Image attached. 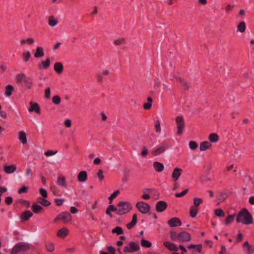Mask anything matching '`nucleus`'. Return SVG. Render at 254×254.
Masks as SVG:
<instances>
[{"label":"nucleus","mask_w":254,"mask_h":254,"mask_svg":"<svg viewBox=\"0 0 254 254\" xmlns=\"http://www.w3.org/2000/svg\"><path fill=\"white\" fill-rule=\"evenodd\" d=\"M237 223L244 225H250L253 223V216L247 208H243L237 214Z\"/></svg>","instance_id":"f257e3e1"},{"label":"nucleus","mask_w":254,"mask_h":254,"mask_svg":"<svg viewBox=\"0 0 254 254\" xmlns=\"http://www.w3.org/2000/svg\"><path fill=\"white\" fill-rule=\"evenodd\" d=\"M117 215H122L129 212L132 209V206L130 202L126 201H120L118 204Z\"/></svg>","instance_id":"f03ea898"},{"label":"nucleus","mask_w":254,"mask_h":254,"mask_svg":"<svg viewBox=\"0 0 254 254\" xmlns=\"http://www.w3.org/2000/svg\"><path fill=\"white\" fill-rule=\"evenodd\" d=\"M175 120L177 129V134L180 135L182 134L185 128L184 119L182 116H177Z\"/></svg>","instance_id":"7ed1b4c3"},{"label":"nucleus","mask_w":254,"mask_h":254,"mask_svg":"<svg viewBox=\"0 0 254 254\" xmlns=\"http://www.w3.org/2000/svg\"><path fill=\"white\" fill-rule=\"evenodd\" d=\"M135 206L138 210L142 214H147L150 209L149 204L142 201L137 202Z\"/></svg>","instance_id":"20e7f679"},{"label":"nucleus","mask_w":254,"mask_h":254,"mask_svg":"<svg viewBox=\"0 0 254 254\" xmlns=\"http://www.w3.org/2000/svg\"><path fill=\"white\" fill-rule=\"evenodd\" d=\"M139 250V245L135 242H130L126 246L124 250V252L131 253L138 251Z\"/></svg>","instance_id":"39448f33"},{"label":"nucleus","mask_w":254,"mask_h":254,"mask_svg":"<svg viewBox=\"0 0 254 254\" xmlns=\"http://www.w3.org/2000/svg\"><path fill=\"white\" fill-rule=\"evenodd\" d=\"M71 220V216L69 212H63L59 214L55 219L54 222L61 220L64 223L69 222Z\"/></svg>","instance_id":"423d86ee"},{"label":"nucleus","mask_w":254,"mask_h":254,"mask_svg":"<svg viewBox=\"0 0 254 254\" xmlns=\"http://www.w3.org/2000/svg\"><path fill=\"white\" fill-rule=\"evenodd\" d=\"M178 240L181 242H188L191 240V236L187 232L182 231L178 233Z\"/></svg>","instance_id":"0eeeda50"},{"label":"nucleus","mask_w":254,"mask_h":254,"mask_svg":"<svg viewBox=\"0 0 254 254\" xmlns=\"http://www.w3.org/2000/svg\"><path fill=\"white\" fill-rule=\"evenodd\" d=\"M167 224L170 227H176L181 226L182 223L178 218L173 217L168 221Z\"/></svg>","instance_id":"6e6552de"},{"label":"nucleus","mask_w":254,"mask_h":254,"mask_svg":"<svg viewBox=\"0 0 254 254\" xmlns=\"http://www.w3.org/2000/svg\"><path fill=\"white\" fill-rule=\"evenodd\" d=\"M167 207V203L163 200L158 201L156 203V210L158 212H163Z\"/></svg>","instance_id":"1a4fd4ad"},{"label":"nucleus","mask_w":254,"mask_h":254,"mask_svg":"<svg viewBox=\"0 0 254 254\" xmlns=\"http://www.w3.org/2000/svg\"><path fill=\"white\" fill-rule=\"evenodd\" d=\"M182 171V169L179 168H176L174 169L172 174V178L173 182H176L179 179Z\"/></svg>","instance_id":"9d476101"},{"label":"nucleus","mask_w":254,"mask_h":254,"mask_svg":"<svg viewBox=\"0 0 254 254\" xmlns=\"http://www.w3.org/2000/svg\"><path fill=\"white\" fill-rule=\"evenodd\" d=\"M68 230L65 227H63L57 231V236L61 238H64L68 234Z\"/></svg>","instance_id":"9b49d317"},{"label":"nucleus","mask_w":254,"mask_h":254,"mask_svg":"<svg viewBox=\"0 0 254 254\" xmlns=\"http://www.w3.org/2000/svg\"><path fill=\"white\" fill-rule=\"evenodd\" d=\"M24 86L27 89L31 88L33 84V79L31 77L26 76L22 81Z\"/></svg>","instance_id":"f8f14e48"},{"label":"nucleus","mask_w":254,"mask_h":254,"mask_svg":"<svg viewBox=\"0 0 254 254\" xmlns=\"http://www.w3.org/2000/svg\"><path fill=\"white\" fill-rule=\"evenodd\" d=\"M17 169L15 165L12 164L11 165H4L3 167V170L6 174H11L14 173Z\"/></svg>","instance_id":"ddd939ff"},{"label":"nucleus","mask_w":254,"mask_h":254,"mask_svg":"<svg viewBox=\"0 0 254 254\" xmlns=\"http://www.w3.org/2000/svg\"><path fill=\"white\" fill-rule=\"evenodd\" d=\"M30 107L28 109L29 112L34 111L37 114L40 113V108L39 105L36 103L30 102Z\"/></svg>","instance_id":"4468645a"},{"label":"nucleus","mask_w":254,"mask_h":254,"mask_svg":"<svg viewBox=\"0 0 254 254\" xmlns=\"http://www.w3.org/2000/svg\"><path fill=\"white\" fill-rule=\"evenodd\" d=\"M164 245L170 251L177 252L178 250V248L173 243L165 242L164 243Z\"/></svg>","instance_id":"2eb2a0df"},{"label":"nucleus","mask_w":254,"mask_h":254,"mask_svg":"<svg viewBox=\"0 0 254 254\" xmlns=\"http://www.w3.org/2000/svg\"><path fill=\"white\" fill-rule=\"evenodd\" d=\"M28 249V246L22 244H16L13 249V251L16 253H18L20 251H24Z\"/></svg>","instance_id":"dca6fc26"},{"label":"nucleus","mask_w":254,"mask_h":254,"mask_svg":"<svg viewBox=\"0 0 254 254\" xmlns=\"http://www.w3.org/2000/svg\"><path fill=\"white\" fill-rule=\"evenodd\" d=\"M87 179V174L85 171H82L77 175V179L79 182H85Z\"/></svg>","instance_id":"f3484780"},{"label":"nucleus","mask_w":254,"mask_h":254,"mask_svg":"<svg viewBox=\"0 0 254 254\" xmlns=\"http://www.w3.org/2000/svg\"><path fill=\"white\" fill-rule=\"evenodd\" d=\"M211 144L208 141H205L200 143L199 149L201 151H204L211 147Z\"/></svg>","instance_id":"a211bd4d"},{"label":"nucleus","mask_w":254,"mask_h":254,"mask_svg":"<svg viewBox=\"0 0 254 254\" xmlns=\"http://www.w3.org/2000/svg\"><path fill=\"white\" fill-rule=\"evenodd\" d=\"M155 170L158 172H162L164 168V165L159 162L155 161L153 164Z\"/></svg>","instance_id":"6ab92c4d"},{"label":"nucleus","mask_w":254,"mask_h":254,"mask_svg":"<svg viewBox=\"0 0 254 254\" xmlns=\"http://www.w3.org/2000/svg\"><path fill=\"white\" fill-rule=\"evenodd\" d=\"M32 215V213L30 211H25L22 213L20 216V219L23 221H27L31 217Z\"/></svg>","instance_id":"aec40b11"},{"label":"nucleus","mask_w":254,"mask_h":254,"mask_svg":"<svg viewBox=\"0 0 254 254\" xmlns=\"http://www.w3.org/2000/svg\"><path fill=\"white\" fill-rule=\"evenodd\" d=\"M54 68L57 73L61 74L63 71L64 66L61 63L57 62L54 64Z\"/></svg>","instance_id":"412c9836"},{"label":"nucleus","mask_w":254,"mask_h":254,"mask_svg":"<svg viewBox=\"0 0 254 254\" xmlns=\"http://www.w3.org/2000/svg\"><path fill=\"white\" fill-rule=\"evenodd\" d=\"M44 55L43 48L42 47H37L36 49V52L34 54V57L39 58L43 57Z\"/></svg>","instance_id":"4be33fe9"},{"label":"nucleus","mask_w":254,"mask_h":254,"mask_svg":"<svg viewBox=\"0 0 254 254\" xmlns=\"http://www.w3.org/2000/svg\"><path fill=\"white\" fill-rule=\"evenodd\" d=\"M18 139L24 144L27 143V137L26 133L23 131H21L18 133Z\"/></svg>","instance_id":"5701e85b"},{"label":"nucleus","mask_w":254,"mask_h":254,"mask_svg":"<svg viewBox=\"0 0 254 254\" xmlns=\"http://www.w3.org/2000/svg\"><path fill=\"white\" fill-rule=\"evenodd\" d=\"M42 208V207L40 205L36 203H34L31 206V209L33 213L35 214L39 213V212L41 211Z\"/></svg>","instance_id":"b1692460"},{"label":"nucleus","mask_w":254,"mask_h":254,"mask_svg":"<svg viewBox=\"0 0 254 254\" xmlns=\"http://www.w3.org/2000/svg\"><path fill=\"white\" fill-rule=\"evenodd\" d=\"M165 147L164 146H162L153 150L152 154L154 156L158 155L164 152L165 151Z\"/></svg>","instance_id":"393cba45"},{"label":"nucleus","mask_w":254,"mask_h":254,"mask_svg":"<svg viewBox=\"0 0 254 254\" xmlns=\"http://www.w3.org/2000/svg\"><path fill=\"white\" fill-rule=\"evenodd\" d=\"M50 65V61L49 59H47L45 61H42L41 64L39 65V67L40 68L43 67V68L47 69Z\"/></svg>","instance_id":"a878e982"},{"label":"nucleus","mask_w":254,"mask_h":254,"mask_svg":"<svg viewBox=\"0 0 254 254\" xmlns=\"http://www.w3.org/2000/svg\"><path fill=\"white\" fill-rule=\"evenodd\" d=\"M14 88L12 85L10 84L6 85L5 87V95L7 97L10 96Z\"/></svg>","instance_id":"bb28decb"},{"label":"nucleus","mask_w":254,"mask_h":254,"mask_svg":"<svg viewBox=\"0 0 254 254\" xmlns=\"http://www.w3.org/2000/svg\"><path fill=\"white\" fill-rule=\"evenodd\" d=\"M198 211V209L196 207L193 206H190V216L192 218L195 217Z\"/></svg>","instance_id":"cd10ccee"},{"label":"nucleus","mask_w":254,"mask_h":254,"mask_svg":"<svg viewBox=\"0 0 254 254\" xmlns=\"http://www.w3.org/2000/svg\"><path fill=\"white\" fill-rule=\"evenodd\" d=\"M208 139L210 142H216L219 140V136L215 133H211L208 137Z\"/></svg>","instance_id":"c85d7f7f"},{"label":"nucleus","mask_w":254,"mask_h":254,"mask_svg":"<svg viewBox=\"0 0 254 254\" xmlns=\"http://www.w3.org/2000/svg\"><path fill=\"white\" fill-rule=\"evenodd\" d=\"M246 29V23L244 21L241 22L237 27V31L242 33L244 32Z\"/></svg>","instance_id":"c756f323"},{"label":"nucleus","mask_w":254,"mask_h":254,"mask_svg":"<svg viewBox=\"0 0 254 254\" xmlns=\"http://www.w3.org/2000/svg\"><path fill=\"white\" fill-rule=\"evenodd\" d=\"M147 103H145L143 105V108L145 110H149L152 106V99L151 97H148L147 98Z\"/></svg>","instance_id":"7c9ffc66"},{"label":"nucleus","mask_w":254,"mask_h":254,"mask_svg":"<svg viewBox=\"0 0 254 254\" xmlns=\"http://www.w3.org/2000/svg\"><path fill=\"white\" fill-rule=\"evenodd\" d=\"M38 202L41 204L43 206H49L50 204H51V202L45 199V198H42L41 197H39L38 198Z\"/></svg>","instance_id":"2f4dec72"},{"label":"nucleus","mask_w":254,"mask_h":254,"mask_svg":"<svg viewBox=\"0 0 254 254\" xmlns=\"http://www.w3.org/2000/svg\"><path fill=\"white\" fill-rule=\"evenodd\" d=\"M26 76V75L23 73H20L17 74L15 77V79H16V82L18 83H22L23 81V80L24 79V78Z\"/></svg>","instance_id":"473e14b6"},{"label":"nucleus","mask_w":254,"mask_h":254,"mask_svg":"<svg viewBox=\"0 0 254 254\" xmlns=\"http://www.w3.org/2000/svg\"><path fill=\"white\" fill-rule=\"evenodd\" d=\"M46 250L49 252H53L55 250V246L53 243L48 242L45 245Z\"/></svg>","instance_id":"72a5a7b5"},{"label":"nucleus","mask_w":254,"mask_h":254,"mask_svg":"<svg viewBox=\"0 0 254 254\" xmlns=\"http://www.w3.org/2000/svg\"><path fill=\"white\" fill-rule=\"evenodd\" d=\"M203 202V200L201 198L194 197L193 198V203L194 207H197Z\"/></svg>","instance_id":"f704fd0d"},{"label":"nucleus","mask_w":254,"mask_h":254,"mask_svg":"<svg viewBox=\"0 0 254 254\" xmlns=\"http://www.w3.org/2000/svg\"><path fill=\"white\" fill-rule=\"evenodd\" d=\"M141 245L143 247L148 248L151 247V243L150 241L142 238L141 240Z\"/></svg>","instance_id":"c9c22d12"},{"label":"nucleus","mask_w":254,"mask_h":254,"mask_svg":"<svg viewBox=\"0 0 254 254\" xmlns=\"http://www.w3.org/2000/svg\"><path fill=\"white\" fill-rule=\"evenodd\" d=\"M150 190L148 189H145L143 190L144 193L141 196V198L144 200L149 199L150 198V196L147 192H149Z\"/></svg>","instance_id":"e433bc0d"},{"label":"nucleus","mask_w":254,"mask_h":254,"mask_svg":"<svg viewBox=\"0 0 254 254\" xmlns=\"http://www.w3.org/2000/svg\"><path fill=\"white\" fill-rule=\"evenodd\" d=\"M112 232L113 233H116L118 235L123 234L124 233V231L122 227L119 226H117L112 230Z\"/></svg>","instance_id":"4c0bfd02"},{"label":"nucleus","mask_w":254,"mask_h":254,"mask_svg":"<svg viewBox=\"0 0 254 254\" xmlns=\"http://www.w3.org/2000/svg\"><path fill=\"white\" fill-rule=\"evenodd\" d=\"M120 191L119 190H116L110 195V196L108 197V199L110 200V204L112 203L113 199L115 198L120 193Z\"/></svg>","instance_id":"58836bf2"},{"label":"nucleus","mask_w":254,"mask_h":254,"mask_svg":"<svg viewBox=\"0 0 254 254\" xmlns=\"http://www.w3.org/2000/svg\"><path fill=\"white\" fill-rule=\"evenodd\" d=\"M235 214H233V215H229L226 220H225V224L228 225H229L230 223H232V222L234 221V219H235Z\"/></svg>","instance_id":"ea45409f"},{"label":"nucleus","mask_w":254,"mask_h":254,"mask_svg":"<svg viewBox=\"0 0 254 254\" xmlns=\"http://www.w3.org/2000/svg\"><path fill=\"white\" fill-rule=\"evenodd\" d=\"M61 102V99L59 95H55L52 98V102L55 105H59Z\"/></svg>","instance_id":"a19ab883"},{"label":"nucleus","mask_w":254,"mask_h":254,"mask_svg":"<svg viewBox=\"0 0 254 254\" xmlns=\"http://www.w3.org/2000/svg\"><path fill=\"white\" fill-rule=\"evenodd\" d=\"M58 184L59 185L64 187H66L65 179L64 177H59L58 179Z\"/></svg>","instance_id":"79ce46f5"},{"label":"nucleus","mask_w":254,"mask_h":254,"mask_svg":"<svg viewBox=\"0 0 254 254\" xmlns=\"http://www.w3.org/2000/svg\"><path fill=\"white\" fill-rule=\"evenodd\" d=\"M214 213L216 216L221 217H224L225 215L223 210L220 208L215 209Z\"/></svg>","instance_id":"37998d69"},{"label":"nucleus","mask_w":254,"mask_h":254,"mask_svg":"<svg viewBox=\"0 0 254 254\" xmlns=\"http://www.w3.org/2000/svg\"><path fill=\"white\" fill-rule=\"evenodd\" d=\"M58 23V21L57 19L54 18V17H50L49 20V25L51 26H55Z\"/></svg>","instance_id":"c03bdc74"},{"label":"nucleus","mask_w":254,"mask_h":254,"mask_svg":"<svg viewBox=\"0 0 254 254\" xmlns=\"http://www.w3.org/2000/svg\"><path fill=\"white\" fill-rule=\"evenodd\" d=\"M155 131L156 133H160L161 131V126H160V122L159 120H157L156 121V124L154 126Z\"/></svg>","instance_id":"a18cd8bd"},{"label":"nucleus","mask_w":254,"mask_h":254,"mask_svg":"<svg viewBox=\"0 0 254 254\" xmlns=\"http://www.w3.org/2000/svg\"><path fill=\"white\" fill-rule=\"evenodd\" d=\"M125 39L123 37L117 38L114 41V43L116 45H120L125 42Z\"/></svg>","instance_id":"49530a36"},{"label":"nucleus","mask_w":254,"mask_h":254,"mask_svg":"<svg viewBox=\"0 0 254 254\" xmlns=\"http://www.w3.org/2000/svg\"><path fill=\"white\" fill-rule=\"evenodd\" d=\"M189 147L191 150H195L198 147L197 143L194 141H190L189 143Z\"/></svg>","instance_id":"de8ad7c7"},{"label":"nucleus","mask_w":254,"mask_h":254,"mask_svg":"<svg viewBox=\"0 0 254 254\" xmlns=\"http://www.w3.org/2000/svg\"><path fill=\"white\" fill-rule=\"evenodd\" d=\"M22 56H23V61L25 62H28V61L29 60V58L31 57V54H30V52L27 51V52L23 53L22 54Z\"/></svg>","instance_id":"09e8293b"},{"label":"nucleus","mask_w":254,"mask_h":254,"mask_svg":"<svg viewBox=\"0 0 254 254\" xmlns=\"http://www.w3.org/2000/svg\"><path fill=\"white\" fill-rule=\"evenodd\" d=\"M189 191L188 189H186L181 192L176 193L175 194V196L177 197H181L186 194Z\"/></svg>","instance_id":"8fccbe9b"},{"label":"nucleus","mask_w":254,"mask_h":254,"mask_svg":"<svg viewBox=\"0 0 254 254\" xmlns=\"http://www.w3.org/2000/svg\"><path fill=\"white\" fill-rule=\"evenodd\" d=\"M170 239L172 241H175L178 240V233L174 231L170 233Z\"/></svg>","instance_id":"3c124183"},{"label":"nucleus","mask_w":254,"mask_h":254,"mask_svg":"<svg viewBox=\"0 0 254 254\" xmlns=\"http://www.w3.org/2000/svg\"><path fill=\"white\" fill-rule=\"evenodd\" d=\"M243 247L247 248L246 251L248 254L252 252L251 246L249 245L248 241H246L244 243Z\"/></svg>","instance_id":"603ef678"},{"label":"nucleus","mask_w":254,"mask_h":254,"mask_svg":"<svg viewBox=\"0 0 254 254\" xmlns=\"http://www.w3.org/2000/svg\"><path fill=\"white\" fill-rule=\"evenodd\" d=\"M107 208L109 209V210L111 212H116V214H117L118 206L115 207L114 205L112 204L111 203L110 204Z\"/></svg>","instance_id":"864d4df0"},{"label":"nucleus","mask_w":254,"mask_h":254,"mask_svg":"<svg viewBox=\"0 0 254 254\" xmlns=\"http://www.w3.org/2000/svg\"><path fill=\"white\" fill-rule=\"evenodd\" d=\"M34 42V40L33 38H27L26 39H22L20 41L21 43H27L28 44H33Z\"/></svg>","instance_id":"5fc2aeb1"},{"label":"nucleus","mask_w":254,"mask_h":254,"mask_svg":"<svg viewBox=\"0 0 254 254\" xmlns=\"http://www.w3.org/2000/svg\"><path fill=\"white\" fill-rule=\"evenodd\" d=\"M57 152H58V151H57V150H56V151L48 150V151L45 152L44 154L46 156L49 157V156H52V155H54L57 154Z\"/></svg>","instance_id":"6e6d98bb"},{"label":"nucleus","mask_w":254,"mask_h":254,"mask_svg":"<svg viewBox=\"0 0 254 254\" xmlns=\"http://www.w3.org/2000/svg\"><path fill=\"white\" fill-rule=\"evenodd\" d=\"M39 192L41 196L44 198H45L47 197V192L45 189L41 188L39 190Z\"/></svg>","instance_id":"4d7b16f0"},{"label":"nucleus","mask_w":254,"mask_h":254,"mask_svg":"<svg viewBox=\"0 0 254 254\" xmlns=\"http://www.w3.org/2000/svg\"><path fill=\"white\" fill-rule=\"evenodd\" d=\"M28 191V188L26 186H23L18 190V193L21 194L22 193H26Z\"/></svg>","instance_id":"13d9d810"},{"label":"nucleus","mask_w":254,"mask_h":254,"mask_svg":"<svg viewBox=\"0 0 254 254\" xmlns=\"http://www.w3.org/2000/svg\"><path fill=\"white\" fill-rule=\"evenodd\" d=\"M51 94V89L47 87L45 90V97L46 99H50Z\"/></svg>","instance_id":"bf43d9fd"},{"label":"nucleus","mask_w":254,"mask_h":254,"mask_svg":"<svg viewBox=\"0 0 254 254\" xmlns=\"http://www.w3.org/2000/svg\"><path fill=\"white\" fill-rule=\"evenodd\" d=\"M64 201V198H56L55 199V202L57 206L62 205Z\"/></svg>","instance_id":"052dcab7"},{"label":"nucleus","mask_w":254,"mask_h":254,"mask_svg":"<svg viewBox=\"0 0 254 254\" xmlns=\"http://www.w3.org/2000/svg\"><path fill=\"white\" fill-rule=\"evenodd\" d=\"M12 198L11 196H7L5 198L4 202L7 205H10L12 203Z\"/></svg>","instance_id":"680f3d73"},{"label":"nucleus","mask_w":254,"mask_h":254,"mask_svg":"<svg viewBox=\"0 0 254 254\" xmlns=\"http://www.w3.org/2000/svg\"><path fill=\"white\" fill-rule=\"evenodd\" d=\"M97 175L100 180H102L104 178V176L103 175V171L102 170H98L97 173Z\"/></svg>","instance_id":"e2e57ef3"},{"label":"nucleus","mask_w":254,"mask_h":254,"mask_svg":"<svg viewBox=\"0 0 254 254\" xmlns=\"http://www.w3.org/2000/svg\"><path fill=\"white\" fill-rule=\"evenodd\" d=\"M107 250L111 254H115L116 250L112 246H108L107 247Z\"/></svg>","instance_id":"0e129e2a"},{"label":"nucleus","mask_w":254,"mask_h":254,"mask_svg":"<svg viewBox=\"0 0 254 254\" xmlns=\"http://www.w3.org/2000/svg\"><path fill=\"white\" fill-rule=\"evenodd\" d=\"M64 125L66 127H69L71 126V122L69 119H66L64 122Z\"/></svg>","instance_id":"69168bd1"},{"label":"nucleus","mask_w":254,"mask_h":254,"mask_svg":"<svg viewBox=\"0 0 254 254\" xmlns=\"http://www.w3.org/2000/svg\"><path fill=\"white\" fill-rule=\"evenodd\" d=\"M137 214L135 213L133 214L132 215V220L130 222H131L133 224H134V225H135V224L137 222Z\"/></svg>","instance_id":"338daca9"},{"label":"nucleus","mask_w":254,"mask_h":254,"mask_svg":"<svg viewBox=\"0 0 254 254\" xmlns=\"http://www.w3.org/2000/svg\"><path fill=\"white\" fill-rule=\"evenodd\" d=\"M148 153V151L145 147L143 148V150L141 152V155L143 157L146 156Z\"/></svg>","instance_id":"774afa93"}]
</instances>
